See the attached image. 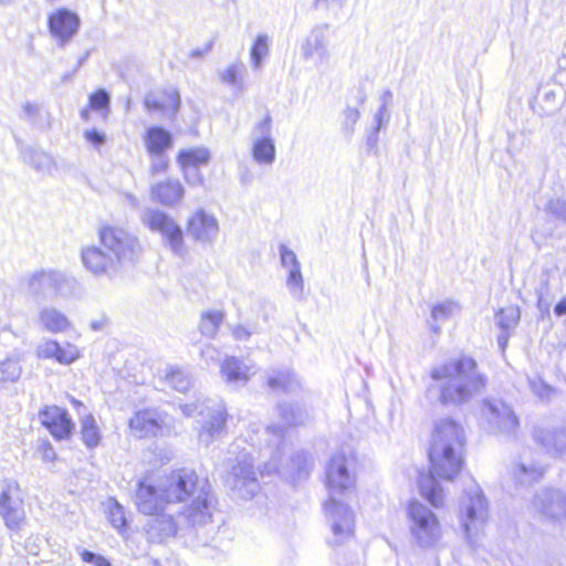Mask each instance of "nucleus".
I'll use <instances>...</instances> for the list:
<instances>
[{
  "label": "nucleus",
  "mask_w": 566,
  "mask_h": 566,
  "mask_svg": "<svg viewBox=\"0 0 566 566\" xmlns=\"http://www.w3.org/2000/svg\"><path fill=\"white\" fill-rule=\"evenodd\" d=\"M464 430L452 419H441L432 431L429 460L431 470L419 475L421 495L434 507L443 505V490L436 476L451 481L463 464Z\"/></svg>",
  "instance_id": "nucleus-1"
},
{
  "label": "nucleus",
  "mask_w": 566,
  "mask_h": 566,
  "mask_svg": "<svg viewBox=\"0 0 566 566\" xmlns=\"http://www.w3.org/2000/svg\"><path fill=\"white\" fill-rule=\"evenodd\" d=\"M160 482L163 495L170 507L186 512L182 518L187 525L209 527L210 533L217 534L218 526L212 520L217 499L207 479H200L192 470L181 469Z\"/></svg>",
  "instance_id": "nucleus-2"
},
{
  "label": "nucleus",
  "mask_w": 566,
  "mask_h": 566,
  "mask_svg": "<svg viewBox=\"0 0 566 566\" xmlns=\"http://www.w3.org/2000/svg\"><path fill=\"white\" fill-rule=\"evenodd\" d=\"M430 377L434 384L428 388V394L437 392L438 401L444 406L465 405L485 386V377L475 359L467 355L433 366Z\"/></svg>",
  "instance_id": "nucleus-3"
},
{
  "label": "nucleus",
  "mask_w": 566,
  "mask_h": 566,
  "mask_svg": "<svg viewBox=\"0 0 566 566\" xmlns=\"http://www.w3.org/2000/svg\"><path fill=\"white\" fill-rule=\"evenodd\" d=\"M354 485V479L348 472L347 459L343 453L334 454L326 468V488L329 492V500L324 509L332 531L328 544L342 546L354 536L355 517L353 511L336 500L337 495L344 494Z\"/></svg>",
  "instance_id": "nucleus-4"
},
{
  "label": "nucleus",
  "mask_w": 566,
  "mask_h": 566,
  "mask_svg": "<svg viewBox=\"0 0 566 566\" xmlns=\"http://www.w3.org/2000/svg\"><path fill=\"white\" fill-rule=\"evenodd\" d=\"M23 284L36 302L48 298H70L81 294V285L72 275L55 269H42L27 275Z\"/></svg>",
  "instance_id": "nucleus-5"
},
{
  "label": "nucleus",
  "mask_w": 566,
  "mask_h": 566,
  "mask_svg": "<svg viewBox=\"0 0 566 566\" xmlns=\"http://www.w3.org/2000/svg\"><path fill=\"white\" fill-rule=\"evenodd\" d=\"M186 512L179 509H166L155 514H149L145 524V532L148 541L153 543H163L168 538L175 537L179 532L193 530L196 536L208 545L216 536L202 526L187 525L182 518Z\"/></svg>",
  "instance_id": "nucleus-6"
},
{
  "label": "nucleus",
  "mask_w": 566,
  "mask_h": 566,
  "mask_svg": "<svg viewBox=\"0 0 566 566\" xmlns=\"http://www.w3.org/2000/svg\"><path fill=\"white\" fill-rule=\"evenodd\" d=\"M411 543L422 549L436 548L442 539V526L438 516L427 505L412 501L407 507Z\"/></svg>",
  "instance_id": "nucleus-7"
},
{
  "label": "nucleus",
  "mask_w": 566,
  "mask_h": 566,
  "mask_svg": "<svg viewBox=\"0 0 566 566\" xmlns=\"http://www.w3.org/2000/svg\"><path fill=\"white\" fill-rule=\"evenodd\" d=\"M488 520L489 502L481 488L473 483L464 490L459 504L460 525L470 543L474 542Z\"/></svg>",
  "instance_id": "nucleus-8"
},
{
  "label": "nucleus",
  "mask_w": 566,
  "mask_h": 566,
  "mask_svg": "<svg viewBox=\"0 0 566 566\" xmlns=\"http://www.w3.org/2000/svg\"><path fill=\"white\" fill-rule=\"evenodd\" d=\"M281 424L269 426L264 433L270 437L268 448L270 449L271 461L266 463L269 472L279 471L281 459V446L284 442V429L286 427L301 426L311 419L310 410L298 403L281 402L277 405Z\"/></svg>",
  "instance_id": "nucleus-9"
},
{
  "label": "nucleus",
  "mask_w": 566,
  "mask_h": 566,
  "mask_svg": "<svg viewBox=\"0 0 566 566\" xmlns=\"http://www.w3.org/2000/svg\"><path fill=\"white\" fill-rule=\"evenodd\" d=\"M142 222L151 231L158 232L164 243L170 249L172 254L184 258L187 254L184 232L177 221L157 208H147L142 213Z\"/></svg>",
  "instance_id": "nucleus-10"
},
{
  "label": "nucleus",
  "mask_w": 566,
  "mask_h": 566,
  "mask_svg": "<svg viewBox=\"0 0 566 566\" xmlns=\"http://www.w3.org/2000/svg\"><path fill=\"white\" fill-rule=\"evenodd\" d=\"M227 420L228 410L222 401H202L196 427L198 441L205 447L210 446L227 432Z\"/></svg>",
  "instance_id": "nucleus-11"
},
{
  "label": "nucleus",
  "mask_w": 566,
  "mask_h": 566,
  "mask_svg": "<svg viewBox=\"0 0 566 566\" xmlns=\"http://www.w3.org/2000/svg\"><path fill=\"white\" fill-rule=\"evenodd\" d=\"M99 240L120 268L134 262L142 251L138 239L123 228L103 227L99 230Z\"/></svg>",
  "instance_id": "nucleus-12"
},
{
  "label": "nucleus",
  "mask_w": 566,
  "mask_h": 566,
  "mask_svg": "<svg viewBox=\"0 0 566 566\" xmlns=\"http://www.w3.org/2000/svg\"><path fill=\"white\" fill-rule=\"evenodd\" d=\"M253 461L250 452H241L228 474L227 484L240 499H252L260 490Z\"/></svg>",
  "instance_id": "nucleus-13"
},
{
  "label": "nucleus",
  "mask_w": 566,
  "mask_h": 566,
  "mask_svg": "<svg viewBox=\"0 0 566 566\" xmlns=\"http://www.w3.org/2000/svg\"><path fill=\"white\" fill-rule=\"evenodd\" d=\"M0 516L6 526L12 531H19L25 521L22 491L13 479L1 481Z\"/></svg>",
  "instance_id": "nucleus-14"
},
{
  "label": "nucleus",
  "mask_w": 566,
  "mask_h": 566,
  "mask_svg": "<svg viewBox=\"0 0 566 566\" xmlns=\"http://www.w3.org/2000/svg\"><path fill=\"white\" fill-rule=\"evenodd\" d=\"M251 155L258 165L271 166L276 158V148L272 136V117L266 114L251 132Z\"/></svg>",
  "instance_id": "nucleus-15"
},
{
  "label": "nucleus",
  "mask_w": 566,
  "mask_h": 566,
  "mask_svg": "<svg viewBox=\"0 0 566 566\" xmlns=\"http://www.w3.org/2000/svg\"><path fill=\"white\" fill-rule=\"evenodd\" d=\"M482 415L491 432L512 436L518 427V419L512 408L500 399H485Z\"/></svg>",
  "instance_id": "nucleus-16"
},
{
  "label": "nucleus",
  "mask_w": 566,
  "mask_h": 566,
  "mask_svg": "<svg viewBox=\"0 0 566 566\" xmlns=\"http://www.w3.org/2000/svg\"><path fill=\"white\" fill-rule=\"evenodd\" d=\"M81 260L84 268L95 277L113 279L120 270L116 259L95 245L84 247L81 250Z\"/></svg>",
  "instance_id": "nucleus-17"
},
{
  "label": "nucleus",
  "mask_w": 566,
  "mask_h": 566,
  "mask_svg": "<svg viewBox=\"0 0 566 566\" xmlns=\"http://www.w3.org/2000/svg\"><path fill=\"white\" fill-rule=\"evenodd\" d=\"M329 25L319 24L312 29L302 44L301 51L304 59L317 57V66L326 65L331 59Z\"/></svg>",
  "instance_id": "nucleus-18"
},
{
  "label": "nucleus",
  "mask_w": 566,
  "mask_h": 566,
  "mask_svg": "<svg viewBox=\"0 0 566 566\" xmlns=\"http://www.w3.org/2000/svg\"><path fill=\"white\" fill-rule=\"evenodd\" d=\"M533 507L548 520H566V491L556 489L542 490L536 494Z\"/></svg>",
  "instance_id": "nucleus-19"
},
{
  "label": "nucleus",
  "mask_w": 566,
  "mask_h": 566,
  "mask_svg": "<svg viewBox=\"0 0 566 566\" xmlns=\"http://www.w3.org/2000/svg\"><path fill=\"white\" fill-rule=\"evenodd\" d=\"M135 504L137 510L144 514H155L166 509H171L165 500L161 491V482L157 486L142 480L135 493Z\"/></svg>",
  "instance_id": "nucleus-20"
},
{
  "label": "nucleus",
  "mask_w": 566,
  "mask_h": 566,
  "mask_svg": "<svg viewBox=\"0 0 566 566\" xmlns=\"http://www.w3.org/2000/svg\"><path fill=\"white\" fill-rule=\"evenodd\" d=\"M187 231L195 241L201 244H211L219 234V222L213 214L198 209L188 219Z\"/></svg>",
  "instance_id": "nucleus-21"
},
{
  "label": "nucleus",
  "mask_w": 566,
  "mask_h": 566,
  "mask_svg": "<svg viewBox=\"0 0 566 566\" xmlns=\"http://www.w3.org/2000/svg\"><path fill=\"white\" fill-rule=\"evenodd\" d=\"M39 419L57 440L67 439L74 429L69 412L57 406H45L39 411Z\"/></svg>",
  "instance_id": "nucleus-22"
},
{
  "label": "nucleus",
  "mask_w": 566,
  "mask_h": 566,
  "mask_svg": "<svg viewBox=\"0 0 566 566\" xmlns=\"http://www.w3.org/2000/svg\"><path fill=\"white\" fill-rule=\"evenodd\" d=\"M80 18L69 9L62 8L49 17V30L60 45H65L77 33Z\"/></svg>",
  "instance_id": "nucleus-23"
},
{
  "label": "nucleus",
  "mask_w": 566,
  "mask_h": 566,
  "mask_svg": "<svg viewBox=\"0 0 566 566\" xmlns=\"http://www.w3.org/2000/svg\"><path fill=\"white\" fill-rule=\"evenodd\" d=\"M164 426L163 416L155 409L139 410L129 420V429L139 439L160 434Z\"/></svg>",
  "instance_id": "nucleus-24"
},
{
  "label": "nucleus",
  "mask_w": 566,
  "mask_h": 566,
  "mask_svg": "<svg viewBox=\"0 0 566 566\" xmlns=\"http://www.w3.org/2000/svg\"><path fill=\"white\" fill-rule=\"evenodd\" d=\"M210 158L209 150L207 148H191L180 150L177 157V161L182 168L185 179L190 185H201L203 181L202 176L199 172L195 174V179L190 177L191 171L199 166L207 165Z\"/></svg>",
  "instance_id": "nucleus-25"
},
{
  "label": "nucleus",
  "mask_w": 566,
  "mask_h": 566,
  "mask_svg": "<svg viewBox=\"0 0 566 566\" xmlns=\"http://www.w3.org/2000/svg\"><path fill=\"white\" fill-rule=\"evenodd\" d=\"M35 322L43 332L51 334L64 333L71 327L69 317L53 305L40 306Z\"/></svg>",
  "instance_id": "nucleus-26"
},
{
  "label": "nucleus",
  "mask_w": 566,
  "mask_h": 566,
  "mask_svg": "<svg viewBox=\"0 0 566 566\" xmlns=\"http://www.w3.org/2000/svg\"><path fill=\"white\" fill-rule=\"evenodd\" d=\"M184 195L185 188L177 179H167L165 181L154 184L150 187L151 199L165 207H175L179 205Z\"/></svg>",
  "instance_id": "nucleus-27"
},
{
  "label": "nucleus",
  "mask_w": 566,
  "mask_h": 566,
  "mask_svg": "<svg viewBox=\"0 0 566 566\" xmlns=\"http://www.w3.org/2000/svg\"><path fill=\"white\" fill-rule=\"evenodd\" d=\"M220 374L228 385L244 386L254 374V368L243 360L230 356L221 363Z\"/></svg>",
  "instance_id": "nucleus-28"
},
{
  "label": "nucleus",
  "mask_w": 566,
  "mask_h": 566,
  "mask_svg": "<svg viewBox=\"0 0 566 566\" xmlns=\"http://www.w3.org/2000/svg\"><path fill=\"white\" fill-rule=\"evenodd\" d=\"M534 440L542 446L548 453L563 454L566 452V430H551L546 428H535Z\"/></svg>",
  "instance_id": "nucleus-29"
},
{
  "label": "nucleus",
  "mask_w": 566,
  "mask_h": 566,
  "mask_svg": "<svg viewBox=\"0 0 566 566\" xmlns=\"http://www.w3.org/2000/svg\"><path fill=\"white\" fill-rule=\"evenodd\" d=\"M145 146L149 155L161 156L172 147L171 134L163 127H150L145 136Z\"/></svg>",
  "instance_id": "nucleus-30"
},
{
  "label": "nucleus",
  "mask_w": 566,
  "mask_h": 566,
  "mask_svg": "<svg viewBox=\"0 0 566 566\" xmlns=\"http://www.w3.org/2000/svg\"><path fill=\"white\" fill-rule=\"evenodd\" d=\"M23 161L42 175H52L56 170L54 158L40 149L28 147L21 153Z\"/></svg>",
  "instance_id": "nucleus-31"
},
{
  "label": "nucleus",
  "mask_w": 566,
  "mask_h": 566,
  "mask_svg": "<svg viewBox=\"0 0 566 566\" xmlns=\"http://www.w3.org/2000/svg\"><path fill=\"white\" fill-rule=\"evenodd\" d=\"M266 384L272 390L277 392L282 391L290 394L296 392L301 389L300 380L295 374L289 369L273 371L268 376Z\"/></svg>",
  "instance_id": "nucleus-32"
},
{
  "label": "nucleus",
  "mask_w": 566,
  "mask_h": 566,
  "mask_svg": "<svg viewBox=\"0 0 566 566\" xmlns=\"http://www.w3.org/2000/svg\"><path fill=\"white\" fill-rule=\"evenodd\" d=\"M544 473L541 465L533 462L521 461L513 465L512 475L520 485H528L539 480Z\"/></svg>",
  "instance_id": "nucleus-33"
},
{
  "label": "nucleus",
  "mask_w": 566,
  "mask_h": 566,
  "mask_svg": "<svg viewBox=\"0 0 566 566\" xmlns=\"http://www.w3.org/2000/svg\"><path fill=\"white\" fill-rule=\"evenodd\" d=\"M167 101L161 102L156 98L154 94H147L144 99V105L148 111H165L170 108L175 115L180 107V95L177 90H170L166 93Z\"/></svg>",
  "instance_id": "nucleus-34"
},
{
  "label": "nucleus",
  "mask_w": 566,
  "mask_h": 566,
  "mask_svg": "<svg viewBox=\"0 0 566 566\" xmlns=\"http://www.w3.org/2000/svg\"><path fill=\"white\" fill-rule=\"evenodd\" d=\"M22 118L41 128L50 126V114L36 103L27 102L22 105Z\"/></svg>",
  "instance_id": "nucleus-35"
},
{
  "label": "nucleus",
  "mask_w": 566,
  "mask_h": 566,
  "mask_svg": "<svg viewBox=\"0 0 566 566\" xmlns=\"http://www.w3.org/2000/svg\"><path fill=\"white\" fill-rule=\"evenodd\" d=\"M81 436L83 443L88 449H94L101 442L102 434L96 420L92 415H86L81 419Z\"/></svg>",
  "instance_id": "nucleus-36"
},
{
  "label": "nucleus",
  "mask_w": 566,
  "mask_h": 566,
  "mask_svg": "<svg viewBox=\"0 0 566 566\" xmlns=\"http://www.w3.org/2000/svg\"><path fill=\"white\" fill-rule=\"evenodd\" d=\"M224 315L221 311H208L202 313L199 329L206 337L213 338L220 325L222 324Z\"/></svg>",
  "instance_id": "nucleus-37"
},
{
  "label": "nucleus",
  "mask_w": 566,
  "mask_h": 566,
  "mask_svg": "<svg viewBox=\"0 0 566 566\" xmlns=\"http://www.w3.org/2000/svg\"><path fill=\"white\" fill-rule=\"evenodd\" d=\"M21 374L22 367L17 358L8 357L0 360V386L18 381Z\"/></svg>",
  "instance_id": "nucleus-38"
},
{
  "label": "nucleus",
  "mask_w": 566,
  "mask_h": 566,
  "mask_svg": "<svg viewBox=\"0 0 566 566\" xmlns=\"http://www.w3.org/2000/svg\"><path fill=\"white\" fill-rule=\"evenodd\" d=\"M244 66L242 63H233L226 69L218 70L217 74L219 80L230 86L243 90L242 74Z\"/></svg>",
  "instance_id": "nucleus-39"
},
{
  "label": "nucleus",
  "mask_w": 566,
  "mask_h": 566,
  "mask_svg": "<svg viewBox=\"0 0 566 566\" xmlns=\"http://www.w3.org/2000/svg\"><path fill=\"white\" fill-rule=\"evenodd\" d=\"M270 53L269 36L266 34H259L251 48V63L254 70H260L263 65V60Z\"/></svg>",
  "instance_id": "nucleus-40"
},
{
  "label": "nucleus",
  "mask_w": 566,
  "mask_h": 566,
  "mask_svg": "<svg viewBox=\"0 0 566 566\" xmlns=\"http://www.w3.org/2000/svg\"><path fill=\"white\" fill-rule=\"evenodd\" d=\"M520 317V308L516 306L502 308L495 315L497 325L505 332L513 329L517 325Z\"/></svg>",
  "instance_id": "nucleus-41"
},
{
  "label": "nucleus",
  "mask_w": 566,
  "mask_h": 566,
  "mask_svg": "<svg viewBox=\"0 0 566 566\" xmlns=\"http://www.w3.org/2000/svg\"><path fill=\"white\" fill-rule=\"evenodd\" d=\"M165 379L170 387L180 392L187 391L191 386L189 375L180 368H171Z\"/></svg>",
  "instance_id": "nucleus-42"
},
{
  "label": "nucleus",
  "mask_w": 566,
  "mask_h": 566,
  "mask_svg": "<svg viewBox=\"0 0 566 566\" xmlns=\"http://www.w3.org/2000/svg\"><path fill=\"white\" fill-rule=\"evenodd\" d=\"M108 520L111 524L117 528L122 530L126 525V516L124 507L114 499L109 500L108 503Z\"/></svg>",
  "instance_id": "nucleus-43"
},
{
  "label": "nucleus",
  "mask_w": 566,
  "mask_h": 566,
  "mask_svg": "<svg viewBox=\"0 0 566 566\" xmlns=\"http://www.w3.org/2000/svg\"><path fill=\"white\" fill-rule=\"evenodd\" d=\"M459 311L458 304L446 301L437 304L431 310V317L434 322H443Z\"/></svg>",
  "instance_id": "nucleus-44"
},
{
  "label": "nucleus",
  "mask_w": 566,
  "mask_h": 566,
  "mask_svg": "<svg viewBox=\"0 0 566 566\" xmlns=\"http://www.w3.org/2000/svg\"><path fill=\"white\" fill-rule=\"evenodd\" d=\"M286 285L294 297H302L304 291V281L301 273V268H294V270L289 271Z\"/></svg>",
  "instance_id": "nucleus-45"
},
{
  "label": "nucleus",
  "mask_w": 566,
  "mask_h": 566,
  "mask_svg": "<svg viewBox=\"0 0 566 566\" xmlns=\"http://www.w3.org/2000/svg\"><path fill=\"white\" fill-rule=\"evenodd\" d=\"M389 118H390V114L388 112V107L380 105L374 116V120L376 123L375 128H374L375 135H377V133L389 122ZM376 143H377V136L368 138V145L370 147H374L376 145Z\"/></svg>",
  "instance_id": "nucleus-46"
},
{
  "label": "nucleus",
  "mask_w": 566,
  "mask_h": 566,
  "mask_svg": "<svg viewBox=\"0 0 566 566\" xmlns=\"http://www.w3.org/2000/svg\"><path fill=\"white\" fill-rule=\"evenodd\" d=\"M109 95L105 90H98L90 96V107L94 111L108 109Z\"/></svg>",
  "instance_id": "nucleus-47"
},
{
  "label": "nucleus",
  "mask_w": 566,
  "mask_h": 566,
  "mask_svg": "<svg viewBox=\"0 0 566 566\" xmlns=\"http://www.w3.org/2000/svg\"><path fill=\"white\" fill-rule=\"evenodd\" d=\"M532 391L541 399H549L554 389L539 378L528 379Z\"/></svg>",
  "instance_id": "nucleus-48"
},
{
  "label": "nucleus",
  "mask_w": 566,
  "mask_h": 566,
  "mask_svg": "<svg viewBox=\"0 0 566 566\" xmlns=\"http://www.w3.org/2000/svg\"><path fill=\"white\" fill-rule=\"evenodd\" d=\"M546 211L556 219L566 222V200L559 198L549 200Z\"/></svg>",
  "instance_id": "nucleus-49"
},
{
  "label": "nucleus",
  "mask_w": 566,
  "mask_h": 566,
  "mask_svg": "<svg viewBox=\"0 0 566 566\" xmlns=\"http://www.w3.org/2000/svg\"><path fill=\"white\" fill-rule=\"evenodd\" d=\"M78 358V350L74 345L67 344L65 347L59 345L56 360L60 364L69 365Z\"/></svg>",
  "instance_id": "nucleus-50"
},
{
  "label": "nucleus",
  "mask_w": 566,
  "mask_h": 566,
  "mask_svg": "<svg viewBox=\"0 0 566 566\" xmlns=\"http://www.w3.org/2000/svg\"><path fill=\"white\" fill-rule=\"evenodd\" d=\"M280 256L282 265L289 271L294 270V268H301L296 254L284 244L280 247Z\"/></svg>",
  "instance_id": "nucleus-51"
},
{
  "label": "nucleus",
  "mask_w": 566,
  "mask_h": 566,
  "mask_svg": "<svg viewBox=\"0 0 566 566\" xmlns=\"http://www.w3.org/2000/svg\"><path fill=\"white\" fill-rule=\"evenodd\" d=\"M59 354V343L55 340H46L39 345L36 348V355L40 358H55Z\"/></svg>",
  "instance_id": "nucleus-52"
},
{
  "label": "nucleus",
  "mask_w": 566,
  "mask_h": 566,
  "mask_svg": "<svg viewBox=\"0 0 566 566\" xmlns=\"http://www.w3.org/2000/svg\"><path fill=\"white\" fill-rule=\"evenodd\" d=\"M335 562L338 566H350L358 562V556L345 548H338L335 551Z\"/></svg>",
  "instance_id": "nucleus-53"
},
{
  "label": "nucleus",
  "mask_w": 566,
  "mask_h": 566,
  "mask_svg": "<svg viewBox=\"0 0 566 566\" xmlns=\"http://www.w3.org/2000/svg\"><path fill=\"white\" fill-rule=\"evenodd\" d=\"M548 280L542 282L541 286L536 290L537 306L541 311H548L551 303L547 300L548 295Z\"/></svg>",
  "instance_id": "nucleus-54"
},
{
  "label": "nucleus",
  "mask_w": 566,
  "mask_h": 566,
  "mask_svg": "<svg viewBox=\"0 0 566 566\" xmlns=\"http://www.w3.org/2000/svg\"><path fill=\"white\" fill-rule=\"evenodd\" d=\"M81 557L83 562L93 564L95 566H112L111 563L104 556L95 554L87 549L82 551Z\"/></svg>",
  "instance_id": "nucleus-55"
},
{
  "label": "nucleus",
  "mask_w": 566,
  "mask_h": 566,
  "mask_svg": "<svg viewBox=\"0 0 566 566\" xmlns=\"http://www.w3.org/2000/svg\"><path fill=\"white\" fill-rule=\"evenodd\" d=\"M344 126L347 132L352 133L354 130L355 124L358 122L360 117V112L358 111V108L348 106L344 111Z\"/></svg>",
  "instance_id": "nucleus-56"
},
{
  "label": "nucleus",
  "mask_w": 566,
  "mask_h": 566,
  "mask_svg": "<svg viewBox=\"0 0 566 566\" xmlns=\"http://www.w3.org/2000/svg\"><path fill=\"white\" fill-rule=\"evenodd\" d=\"M84 137L88 143H91L95 147H99L106 142L105 134L96 129L85 130Z\"/></svg>",
  "instance_id": "nucleus-57"
},
{
  "label": "nucleus",
  "mask_w": 566,
  "mask_h": 566,
  "mask_svg": "<svg viewBox=\"0 0 566 566\" xmlns=\"http://www.w3.org/2000/svg\"><path fill=\"white\" fill-rule=\"evenodd\" d=\"M293 462L297 465V476L301 479L308 474L307 470V459L304 453H297Z\"/></svg>",
  "instance_id": "nucleus-58"
},
{
  "label": "nucleus",
  "mask_w": 566,
  "mask_h": 566,
  "mask_svg": "<svg viewBox=\"0 0 566 566\" xmlns=\"http://www.w3.org/2000/svg\"><path fill=\"white\" fill-rule=\"evenodd\" d=\"M39 449L43 461L52 462L55 459L56 453L50 442L43 441Z\"/></svg>",
  "instance_id": "nucleus-59"
},
{
  "label": "nucleus",
  "mask_w": 566,
  "mask_h": 566,
  "mask_svg": "<svg viewBox=\"0 0 566 566\" xmlns=\"http://www.w3.org/2000/svg\"><path fill=\"white\" fill-rule=\"evenodd\" d=\"M155 157H156V159H154L151 165H150V172L153 175H155L157 172L165 171L167 169V167H168V161L164 157V155L155 156Z\"/></svg>",
  "instance_id": "nucleus-60"
},
{
  "label": "nucleus",
  "mask_w": 566,
  "mask_h": 566,
  "mask_svg": "<svg viewBox=\"0 0 566 566\" xmlns=\"http://www.w3.org/2000/svg\"><path fill=\"white\" fill-rule=\"evenodd\" d=\"M251 334L252 333L242 325H237L232 328V335L237 340H247Z\"/></svg>",
  "instance_id": "nucleus-61"
},
{
  "label": "nucleus",
  "mask_w": 566,
  "mask_h": 566,
  "mask_svg": "<svg viewBox=\"0 0 566 566\" xmlns=\"http://www.w3.org/2000/svg\"><path fill=\"white\" fill-rule=\"evenodd\" d=\"M212 45H213V42L209 41L202 48H197V49L191 50V52L189 53V56L191 59H200L211 51Z\"/></svg>",
  "instance_id": "nucleus-62"
},
{
  "label": "nucleus",
  "mask_w": 566,
  "mask_h": 566,
  "mask_svg": "<svg viewBox=\"0 0 566 566\" xmlns=\"http://www.w3.org/2000/svg\"><path fill=\"white\" fill-rule=\"evenodd\" d=\"M202 402L198 405H181L180 410L187 417L196 416L198 418V411L201 409Z\"/></svg>",
  "instance_id": "nucleus-63"
},
{
  "label": "nucleus",
  "mask_w": 566,
  "mask_h": 566,
  "mask_svg": "<svg viewBox=\"0 0 566 566\" xmlns=\"http://www.w3.org/2000/svg\"><path fill=\"white\" fill-rule=\"evenodd\" d=\"M201 356L206 359V360H214L218 356V350L216 347L211 346V345H207L205 346L202 349H201Z\"/></svg>",
  "instance_id": "nucleus-64"
}]
</instances>
